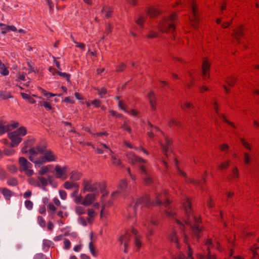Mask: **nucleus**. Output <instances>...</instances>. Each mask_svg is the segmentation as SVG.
Here are the masks:
<instances>
[{"instance_id": "obj_1", "label": "nucleus", "mask_w": 259, "mask_h": 259, "mask_svg": "<svg viewBox=\"0 0 259 259\" xmlns=\"http://www.w3.org/2000/svg\"><path fill=\"white\" fill-rule=\"evenodd\" d=\"M183 205L187 219L183 220V222L185 224L190 226L195 236L199 238L200 237L201 232L204 228L201 226V221L199 216L191 213V199L186 198L183 202Z\"/></svg>"}, {"instance_id": "obj_2", "label": "nucleus", "mask_w": 259, "mask_h": 259, "mask_svg": "<svg viewBox=\"0 0 259 259\" xmlns=\"http://www.w3.org/2000/svg\"><path fill=\"white\" fill-rule=\"evenodd\" d=\"M169 203L168 194L166 192H164L156 195L155 201L151 202L148 195H145L139 198L135 203L134 208L136 209L139 206H140L141 208H149L152 206L161 205L167 206L169 205Z\"/></svg>"}, {"instance_id": "obj_3", "label": "nucleus", "mask_w": 259, "mask_h": 259, "mask_svg": "<svg viewBox=\"0 0 259 259\" xmlns=\"http://www.w3.org/2000/svg\"><path fill=\"white\" fill-rule=\"evenodd\" d=\"M27 146H25L22 149L23 153L29 152L30 155L29 156V160L33 162L35 165L40 166L47 162H53L57 161L58 159L57 156L51 150H47L43 154V156L40 159H37L35 157L37 155V152L34 149H29L27 150Z\"/></svg>"}, {"instance_id": "obj_4", "label": "nucleus", "mask_w": 259, "mask_h": 259, "mask_svg": "<svg viewBox=\"0 0 259 259\" xmlns=\"http://www.w3.org/2000/svg\"><path fill=\"white\" fill-rule=\"evenodd\" d=\"M82 191L83 193L89 192L91 193H98L100 190L103 195L102 199L107 196L108 193L106 190V185L105 183H100L98 182H94L91 179H84L82 180Z\"/></svg>"}, {"instance_id": "obj_5", "label": "nucleus", "mask_w": 259, "mask_h": 259, "mask_svg": "<svg viewBox=\"0 0 259 259\" xmlns=\"http://www.w3.org/2000/svg\"><path fill=\"white\" fill-rule=\"evenodd\" d=\"M148 125L151 130L150 131L147 132V134L150 138H153L154 137V134L158 132H159L163 135L164 140H161L160 144L162 149L163 153L168 160V155L167 152L170 150V145L172 143L171 139H170L168 136L164 135L157 126L153 125L150 122H148Z\"/></svg>"}, {"instance_id": "obj_6", "label": "nucleus", "mask_w": 259, "mask_h": 259, "mask_svg": "<svg viewBox=\"0 0 259 259\" xmlns=\"http://www.w3.org/2000/svg\"><path fill=\"white\" fill-rule=\"evenodd\" d=\"M179 23L177 14L172 13L168 17L165 18L161 21L158 28L162 32H172L176 28V25Z\"/></svg>"}, {"instance_id": "obj_7", "label": "nucleus", "mask_w": 259, "mask_h": 259, "mask_svg": "<svg viewBox=\"0 0 259 259\" xmlns=\"http://www.w3.org/2000/svg\"><path fill=\"white\" fill-rule=\"evenodd\" d=\"M126 157L129 163L132 165L139 164V168L142 175H147L148 174L147 169V161L136 155L133 152H129L126 154Z\"/></svg>"}, {"instance_id": "obj_8", "label": "nucleus", "mask_w": 259, "mask_h": 259, "mask_svg": "<svg viewBox=\"0 0 259 259\" xmlns=\"http://www.w3.org/2000/svg\"><path fill=\"white\" fill-rule=\"evenodd\" d=\"M19 170L21 172H24L28 177L32 176L33 174V170L31 169L32 165L25 158L21 157L19 159Z\"/></svg>"}, {"instance_id": "obj_9", "label": "nucleus", "mask_w": 259, "mask_h": 259, "mask_svg": "<svg viewBox=\"0 0 259 259\" xmlns=\"http://www.w3.org/2000/svg\"><path fill=\"white\" fill-rule=\"evenodd\" d=\"M192 15L190 17L192 25L195 28L197 27L200 17L197 10V7L194 2L191 3Z\"/></svg>"}, {"instance_id": "obj_10", "label": "nucleus", "mask_w": 259, "mask_h": 259, "mask_svg": "<svg viewBox=\"0 0 259 259\" xmlns=\"http://www.w3.org/2000/svg\"><path fill=\"white\" fill-rule=\"evenodd\" d=\"M19 123L15 121H11V123L5 124V122L0 120V135L10 131L19 126Z\"/></svg>"}, {"instance_id": "obj_11", "label": "nucleus", "mask_w": 259, "mask_h": 259, "mask_svg": "<svg viewBox=\"0 0 259 259\" xmlns=\"http://www.w3.org/2000/svg\"><path fill=\"white\" fill-rule=\"evenodd\" d=\"M67 170L68 167L67 166L61 167L59 165H56L55 168L56 178L59 179H62L63 180L67 179Z\"/></svg>"}, {"instance_id": "obj_12", "label": "nucleus", "mask_w": 259, "mask_h": 259, "mask_svg": "<svg viewBox=\"0 0 259 259\" xmlns=\"http://www.w3.org/2000/svg\"><path fill=\"white\" fill-rule=\"evenodd\" d=\"M98 193H88L83 198L82 205L88 206L92 205L96 200V197L98 196Z\"/></svg>"}, {"instance_id": "obj_13", "label": "nucleus", "mask_w": 259, "mask_h": 259, "mask_svg": "<svg viewBox=\"0 0 259 259\" xmlns=\"http://www.w3.org/2000/svg\"><path fill=\"white\" fill-rule=\"evenodd\" d=\"M8 137L11 141V146L12 147L17 146L22 141V138L14 132L9 133Z\"/></svg>"}, {"instance_id": "obj_14", "label": "nucleus", "mask_w": 259, "mask_h": 259, "mask_svg": "<svg viewBox=\"0 0 259 259\" xmlns=\"http://www.w3.org/2000/svg\"><path fill=\"white\" fill-rule=\"evenodd\" d=\"M131 235L129 233H126L124 235L121 236L119 238V241L120 244H123L124 249V252L126 253L128 246V242L131 240Z\"/></svg>"}, {"instance_id": "obj_15", "label": "nucleus", "mask_w": 259, "mask_h": 259, "mask_svg": "<svg viewBox=\"0 0 259 259\" xmlns=\"http://www.w3.org/2000/svg\"><path fill=\"white\" fill-rule=\"evenodd\" d=\"M210 66V63L206 59L204 60L202 63V70L203 77L204 79L209 77Z\"/></svg>"}, {"instance_id": "obj_16", "label": "nucleus", "mask_w": 259, "mask_h": 259, "mask_svg": "<svg viewBox=\"0 0 259 259\" xmlns=\"http://www.w3.org/2000/svg\"><path fill=\"white\" fill-rule=\"evenodd\" d=\"M149 99V102L151 108L154 111L156 109V98L154 93L153 91L149 92L148 94Z\"/></svg>"}, {"instance_id": "obj_17", "label": "nucleus", "mask_w": 259, "mask_h": 259, "mask_svg": "<svg viewBox=\"0 0 259 259\" xmlns=\"http://www.w3.org/2000/svg\"><path fill=\"white\" fill-rule=\"evenodd\" d=\"M0 191H1L5 198L7 200H10L11 197L13 195V192L7 188H0Z\"/></svg>"}, {"instance_id": "obj_18", "label": "nucleus", "mask_w": 259, "mask_h": 259, "mask_svg": "<svg viewBox=\"0 0 259 259\" xmlns=\"http://www.w3.org/2000/svg\"><path fill=\"white\" fill-rule=\"evenodd\" d=\"M168 239L172 242L176 243L177 248H180L178 236L175 231L168 235Z\"/></svg>"}, {"instance_id": "obj_19", "label": "nucleus", "mask_w": 259, "mask_h": 259, "mask_svg": "<svg viewBox=\"0 0 259 259\" xmlns=\"http://www.w3.org/2000/svg\"><path fill=\"white\" fill-rule=\"evenodd\" d=\"M101 12L105 13V16L106 18H109L112 15L113 9L110 7L105 6L103 7Z\"/></svg>"}, {"instance_id": "obj_20", "label": "nucleus", "mask_w": 259, "mask_h": 259, "mask_svg": "<svg viewBox=\"0 0 259 259\" xmlns=\"http://www.w3.org/2000/svg\"><path fill=\"white\" fill-rule=\"evenodd\" d=\"M160 13V11L153 7H150L147 11V15H149L151 17H155Z\"/></svg>"}, {"instance_id": "obj_21", "label": "nucleus", "mask_w": 259, "mask_h": 259, "mask_svg": "<svg viewBox=\"0 0 259 259\" xmlns=\"http://www.w3.org/2000/svg\"><path fill=\"white\" fill-rule=\"evenodd\" d=\"M82 175L80 172L78 171H72L70 174V179L73 181L79 180L82 177Z\"/></svg>"}, {"instance_id": "obj_22", "label": "nucleus", "mask_w": 259, "mask_h": 259, "mask_svg": "<svg viewBox=\"0 0 259 259\" xmlns=\"http://www.w3.org/2000/svg\"><path fill=\"white\" fill-rule=\"evenodd\" d=\"M96 215V213L93 208H89L88 209V215L87 218L88 223L92 224L94 217Z\"/></svg>"}, {"instance_id": "obj_23", "label": "nucleus", "mask_w": 259, "mask_h": 259, "mask_svg": "<svg viewBox=\"0 0 259 259\" xmlns=\"http://www.w3.org/2000/svg\"><path fill=\"white\" fill-rule=\"evenodd\" d=\"M214 109L216 112V113H217L218 115L222 119H223V120L228 123L230 126L233 127L234 128H235V126L234 125V124L232 122H230L229 121H228L226 118L223 115H220L218 113V105L217 104V103H214Z\"/></svg>"}, {"instance_id": "obj_24", "label": "nucleus", "mask_w": 259, "mask_h": 259, "mask_svg": "<svg viewBox=\"0 0 259 259\" xmlns=\"http://www.w3.org/2000/svg\"><path fill=\"white\" fill-rule=\"evenodd\" d=\"M243 27L240 26L236 28L234 31V37L238 40V39L243 35Z\"/></svg>"}, {"instance_id": "obj_25", "label": "nucleus", "mask_w": 259, "mask_h": 259, "mask_svg": "<svg viewBox=\"0 0 259 259\" xmlns=\"http://www.w3.org/2000/svg\"><path fill=\"white\" fill-rule=\"evenodd\" d=\"M54 243L51 240L48 239H44L42 242V249L44 250L47 251L49 250L50 247L53 246Z\"/></svg>"}, {"instance_id": "obj_26", "label": "nucleus", "mask_w": 259, "mask_h": 259, "mask_svg": "<svg viewBox=\"0 0 259 259\" xmlns=\"http://www.w3.org/2000/svg\"><path fill=\"white\" fill-rule=\"evenodd\" d=\"M47 148V144L44 143L42 145H38L35 147L32 148L31 149H35L36 151L38 153L44 154L46 151Z\"/></svg>"}, {"instance_id": "obj_27", "label": "nucleus", "mask_w": 259, "mask_h": 259, "mask_svg": "<svg viewBox=\"0 0 259 259\" xmlns=\"http://www.w3.org/2000/svg\"><path fill=\"white\" fill-rule=\"evenodd\" d=\"M204 242V246L207 247V255H210L211 254H210V249L213 246L212 240L210 238H207L206 240H205Z\"/></svg>"}, {"instance_id": "obj_28", "label": "nucleus", "mask_w": 259, "mask_h": 259, "mask_svg": "<svg viewBox=\"0 0 259 259\" xmlns=\"http://www.w3.org/2000/svg\"><path fill=\"white\" fill-rule=\"evenodd\" d=\"M19 136H24L27 134V129L24 126H21L16 131L14 132Z\"/></svg>"}, {"instance_id": "obj_29", "label": "nucleus", "mask_w": 259, "mask_h": 259, "mask_svg": "<svg viewBox=\"0 0 259 259\" xmlns=\"http://www.w3.org/2000/svg\"><path fill=\"white\" fill-rule=\"evenodd\" d=\"M9 73V71L7 68H6L4 63H3L0 60V74L2 75L6 76Z\"/></svg>"}, {"instance_id": "obj_30", "label": "nucleus", "mask_w": 259, "mask_h": 259, "mask_svg": "<svg viewBox=\"0 0 259 259\" xmlns=\"http://www.w3.org/2000/svg\"><path fill=\"white\" fill-rule=\"evenodd\" d=\"M141 235H137L134 237L135 243L137 247V250L139 251L142 246V243L141 241Z\"/></svg>"}, {"instance_id": "obj_31", "label": "nucleus", "mask_w": 259, "mask_h": 259, "mask_svg": "<svg viewBox=\"0 0 259 259\" xmlns=\"http://www.w3.org/2000/svg\"><path fill=\"white\" fill-rule=\"evenodd\" d=\"M239 177V170L237 167H234L232 170V174L229 176L230 179H236Z\"/></svg>"}, {"instance_id": "obj_32", "label": "nucleus", "mask_w": 259, "mask_h": 259, "mask_svg": "<svg viewBox=\"0 0 259 259\" xmlns=\"http://www.w3.org/2000/svg\"><path fill=\"white\" fill-rule=\"evenodd\" d=\"M64 187L66 189H70L73 187H75L77 189L79 188V185L76 183H74L67 181L64 184Z\"/></svg>"}, {"instance_id": "obj_33", "label": "nucleus", "mask_w": 259, "mask_h": 259, "mask_svg": "<svg viewBox=\"0 0 259 259\" xmlns=\"http://www.w3.org/2000/svg\"><path fill=\"white\" fill-rule=\"evenodd\" d=\"M127 186V181L125 179L121 180L118 184V189L121 191L126 189Z\"/></svg>"}, {"instance_id": "obj_34", "label": "nucleus", "mask_w": 259, "mask_h": 259, "mask_svg": "<svg viewBox=\"0 0 259 259\" xmlns=\"http://www.w3.org/2000/svg\"><path fill=\"white\" fill-rule=\"evenodd\" d=\"M7 184L11 186H16L18 185V181L17 178H10L8 179Z\"/></svg>"}, {"instance_id": "obj_35", "label": "nucleus", "mask_w": 259, "mask_h": 259, "mask_svg": "<svg viewBox=\"0 0 259 259\" xmlns=\"http://www.w3.org/2000/svg\"><path fill=\"white\" fill-rule=\"evenodd\" d=\"M181 106L184 110L191 109L194 108V106L190 102H185L181 103Z\"/></svg>"}, {"instance_id": "obj_36", "label": "nucleus", "mask_w": 259, "mask_h": 259, "mask_svg": "<svg viewBox=\"0 0 259 259\" xmlns=\"http://www.w3.org/2000/svg\"><path fill=\"white\" fill-rule=\"evenodd\" d=\"M111 160L112 164L115 166H120L121 165V160L116 158V157L114 155H111Z\"/></svg>"}, {"instance_id": "obj_37", "label": "nucleus", "mask_w": 259, "mask_h": 259, "mask_svg": "<svg viewBox=\"0 0 259 259\" xmlns=\"http://www.w3.org/2000/svg\"><path fill=\"white\" fill-rule=\"evenodd\" d=\"M47 208L49 213H52L53 214H55L57 210L56 207L52 203H48Z\"/></svg>"}, {"instance_id": "obj_38", "label": "nucleus", "mask_w": 259, "mask_h": 259, "mask_svg": "<svg viewBox=\"0 0 259 259\" xmlns=\"http://www.w3.org/2000/svg\"><path fill=\"white\" fill-rule=\"evenodd\" d=\"M96 90L98 91V94L100 98H103L105 97V96L107 93V89L105 88H102L101 89H96Z\"/></svg>"}, {"instance_id": "obj_39", "label": "nucleus", "mask_w": 259, "mask_h": 259, "mask_svg": "<svg viewBox=\"0 0 259 259\" xmlns=\"http://www.w3.org/2000/svg\"><path fill=\"white\" fill-rule=\"evenodd\" d=\"M229 165H230V161L227 160V161H225L224 162L221 163L218 166V168L219 169H221V170L226 169L229 167Z\"/></svg>"}, {"instance_id": "obj_40", "label": "nucleus", "mask_w": 259, "mask_h": 259, "mask_svg": "<svg viewBox=\"0 0 259 259\" xmlns=\"http://www.w3.org/2000/svg\"><path fill=\"white\" fill-rule=\"evenodd\" d=\"M50 165L42 166L38 171V174L42 176L49 172Z\"/></svg>"}, {"instance_id": "obj_41", "label": "nucleus", "mask_w": 259, "mask_h": 259, "mask_svg": "<svg viewBox=\"0 0 259 259\" xmlns=\"http://www.w3.org/2000/svg\"><path fill=\"white\" fill-rule=\"evenodd\" d=\"M226 82L230 87H232L236 82V79L234 77L230 76L227 78Z\"/></svg>"}, {"instance_id": "obj_42", "label": "nucleus", "mask_w": 259, "mask_h": 259, "mask_svg": "<svg viewBox=\"0 0 259 259\" xmlns=\"http://www.w3.org/2000/svg\"><path fill=\"white\" fill-rule=\"evenodd\" d=\"M72 41L75 44V46L77 48H80L82 50L85 49V46L83 42H78L75 40L73 36H71Z\"/></svg>"}, {"instance_id": "obj_43", "label": "nucleus", "mask_w": 259, "mask_h": 259, "mask_svg": "<svg viewBox=\"0 0 259 259\" xmlns=\"http://www.w3.org/2000/svg\"><path fill=\"white\" fill-rule=\"evenodd\" d=\"M145 21V18H144L143 16L140 15L139 16L138 19L136 20V23L138 26L143 27Z\"/></svg>"}, {"instance_id": "obj_44", "label": "nucleus", "mask_w": 259, "mask_h": 259, "mask_svg": "<svg viewBox=\"0 0 259 259\" xmlns=\"http://www.w3.org/2000/svg\"><path fill=\"white\" fill-rule=\"evenodd\" d=\"M89 248H90V251H91L92 254L94 256H97V252L96 251V248L94 246L92 241H91L89 244Z\"/></svg>"}, {"instance_id": "obj_45", "label": "nucleus", "mask_w": 259, "mask_h": 259, "mask_svg": "<svg viewBox=\"0 0 259 259\" xmlns=\"http://www.w3.org/2000/svg\"><path fill=\"white\" fill-rule=\"evenodd\" d=\"M240 141H241L242 144L245 148H246L247 149H248L249 150H251L252 147H251V145L248 142L246 141V140L244 139L241 138Z\"/></svg>"}, {"instance_id": "obj_46", "label": "nucleus", "mask_w": 259, "mask_h": 259, "mask_svg": "<svg viewBox=\"0 0 259 259\" xmlns=\"http://www.w3.org/2000/svg\"><path fill=\"white\" fill-rule=\"evenodd\" d=\"M168 124L170 127H172L175 126H180L181 123L179 121H178L174 119H171L170 120V121L168 123Z\"/></svg>"}, {"instance_id": "obj_47", "label": "nucleus", "mask_w": 259, "mask_h": 259, "mask_svg": "<svg viewBox=\"0 0 259 259\" xmlns=\"http://www.w3.org/2000/svg\"><path fill=\"white\" fill-rule=\"evenodd\" d=\"M126 68V65L123 63H121L118 65L116 67V72H122L124 71Z\"/></svg>"}, {"instance_id": "obj_48", "label": "nucleus", "mask_w": 259, "mask_h": 259, "mask_svg": "<svg viewBox=\"0 0 259 259\" xmlns=\"http://www.w3.org/2000/svg\"><path fill=\"white\" fill-rule=\"evenodd\" d=\"M7 177V172L2 167L0 166V180H4Z\"/></svg>"}, {"instance_id": "obj_49", "label": "nucleus", "mask_w": 259, "mask_h": 259, "mask_svg": "<svg viewBox=\"0 0 259 259\" xmlns=\"http://www.w3.org/2000/svg\"><path fill=\"white\" fill-rule=\"evenodd\" d=\"M37 221L40 227L45 228L46 226V221L41 216H38Z\"/></svg>"}, {"instance_id": "obj_50", "label": "nucleus", "mask_w": 259, "mask_h": 259, "mask_svg": "<svg viewBox=\"0 0 259 259\" xmlns=\"http://www.w3.org/2000/svg\"><path fill=\"white\" fill-rule=\"evenodd\" d=\"M251 156L247 152L244 153V163L245 164H248L251 161Z\"/></svg>"}, {"instance_id": "obj_51", "label": "nucleus", "mask_w": 259, "mask_h": 259, "mask_svg": "<svg viewBox=\"0 0 259 259\" xmlns=\"http://www.w3.org/2000/svg\"><path fill=\"white\" fill-rule=\"evenodd\" d=\"M56 73L60 76L65 77L68 82L70 81V75L69 74L65 72H62L59 71H57Z\"/></svg>"}, {"instance_id": "obj_52", "label": "nucleus", "mask_w": 259, "mask_h": 259, "mask_svg": "<svg viewBox=\"0 0 259 259\" xmlns=\"http://www.w3.org/2000/svg\"><path fill=\"white\" fill-rule=\"evenodd\" d=\"M75 212L78 215H82L85 213L83 207L80 206H77L75 207Z\"/></svg>"}, {"instance_id": "obj_53", "label": "nucleus", "mask_w": 259, "mask_h": 259, "mask_svg": "<svg viewBox=\"0 0 259 259\" xmlns=\"http://www.w3.org/2000/svg\"><path fill=\"white\" fill-rule=\"evenodd\" d=\"M91 103L96 108H99L101 106V101L99 99H94L91 101Z\"/></svg>"}, {"instance_id": "obj_54", "label": "nucleus", "mask_w": 259, "mask_h": 259, "mask_svg": "<svg viewBox=\"0 0 259 259\" xmlns=\"http://www.w3.org/2000/svg\"><path fill=\"white\" fill-rule=\"evenodd\" d=\"M122 127L124 131H127L129 134H131L132 132V130L130 126L126 123L124 122L123 124Z\"/></svg>"}, {"instance_id": "obj_55", "label": "nucleus", "mask_w": 259, "mask_h": 259, "mask_svg": "<svg viewBox=\"0 0 259 259\" xmlns=\"http://www.w3.org/2000/svg\"><path fill=\"white\" fill-rule=\"evenodd\" d=\"M83 197L81 195H79L78 196H76L75 198L74 199V201L75 203L77 204H82L83 201Z\"/></svg>"}, {"instance_id": "obj_56", "label": "nucleus", "mask_w": 259, "mask_h": 259, "mask_svg": "<svg viewBox=\"0 0 259 259\" xmlns=\"http://www.w3.org/2000/svg\"><path fill=\"white\" fill-rule=\"evenodd\" d=\"M7 31H3L2 33L5 34L7 32H9L10 31H16L17 30L16 27L14 25H9L6 27Z\"/></svg>"}, {"instance_id": "obj_57", "label": "nucleus", "mask_w": 259, "mask_h": 259, "mask_svg": "<svg viewBox=\"0 0 259 259\" xmlns=\"http://www.w3.org/2000/svg\"><path fill=\"white\" fill-rule=\"evenodd\" d=\"M38 179L42 187H45L48 185V181L46 178L42 177H38Z\"/></svg>"}, {"instance_id": "obj_58", "label": "nucleus", "mask_w": 259, "mask_h": 259, "mask_svg": "<svg viewBox=\"0 0 259 259\" xmlns=\"http://www.w3.org/2000/svg\"><path fill=\"white\" fill-rule=\"evenodd\" d=\"M8 170L11 173L14 174L17 171V168L14 165H10L7 166Z\"/></svg>"}, {"instance_id": "obj_59", "label": "nucleus", "mask_w": 259, "mask_h": 259, "mask_svg": "<svg viewBox=\"0 0 259 259\" xmlns=\"http://www.w3.org/2000/svg\"><path fill=\"white\" fill-rule=\"evenodd\" d=\"M64 248L65 249H69L71 246L70 241L66 238H65L64 240Z\"/></svg>"}, {"instance_id": "obj_60", "label": "nucleus", "mask_w": 259, "mask_h": 259, "mask_svg": "<svg viewBox=\"0 0 259 259\" xmlns=\"http://www.w3.org/2000/svg\"><path fill=\"white\" fill-rule=\"evenodd\" d=\"M0 97L3 99H7L12 98V97L10 95V94H7L5 92L1 91L0 92Z\"/></svg>"}, {"instance_id": "obj_61", "label": "nucleus", "mask_w": 259, "mask_h": 259, "mask_svg": "<svg viewBox=\"0 0 259 259\" xmlns=\"http://www.w3.org/2000/svg\"><path fill=\"white\" fill-rule=\"evenodd\" d=\"M158 36V33L154 31H151L147 35V37L149 38H156Z\"/></svg>"}, {"instance_id": "obj_62", "label": "nucleus", "mask_w": 259, "mask_h": 259, "mask_svg": "<svg viewBox=\"0 0 259 259\" xmlns=\"http://www.w3.org/2000/svg\"><path fill=\"white\" fill-rule=\"evenodd\" d=\"M33 203L30 200H27L25 201V206L28 210H31L33 207Z\"/></svg>"}, {"instance_id": "obj_63", "label": "nucleus", "mask_w": 259, "mask_h": 259, "mask_svg": "<svg viewBox=\"0 0 259 259\" xmlns=\"http://www.w3.org/2000/svg\"><path fill=\"white\" fill-rule=\"evenodd\" d=\"M126 3L131 7H135L138 5V0H126Z\"/></svg>"}, {"instance_id": "obj_64", "label": "nucleus", "mask_w": 259, "mask_h": 259, "mask_svg": "<svg viewBox=\"0 0 259 259\" xmlns=\"http://www.w3.org/2000/svg\"><path fill=\"white\" fill-rule=\"evenodd\" d=\"M118 107L121 109H122V110H123L125 112L126 111V110H125L126 104H125V103L123 101H119L118 102Z\"/></svg>"}]
</instances>
